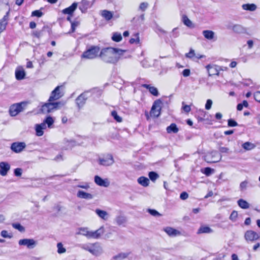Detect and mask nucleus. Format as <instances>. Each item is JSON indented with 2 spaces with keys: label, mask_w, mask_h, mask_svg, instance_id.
Instances as JSON below:
<instances>
[{
  "label": "nucleus",
  "mask_w": 260,
  "mask_h": 260,
  "mask_svg": "<svg viewBox=\"0 0 260 260\" xmlns=\"http://www.w3.org/2000/svg\"><path fill=\"white\" fill-rule=\"evenodd\" d=\"M115 221L118 225H123V226H125V224L126 223L127 219L125 216L120 215L116 217Z\"/></svg>",
  "instance_id": "aec40b11"
},
{
  "label": "nucleus",
  "mask_w": 260,
  "mask_h": 260,
  "mask_svg": "<svg viewBox=\"0 0 260 260\" xmlns=\"http://www.w3.org/2000/svg\"><path fill=\"white\" fill-rule=\"evenodd\" d=\"M77 196L79 198L84 199H92L93 198V196L91 194L80 190L78 191Z\"/></svg>",
  "instance_id": "4be33fe9"
},
{
  "label": "nucleus",
  "mask_w": 260,
  "mask_h": 260,
  "mask_svg": "<svg viewBox=\"0 0 260 260\" xmlns=\"http://www.w3.org/2000/svg\"><path fill=\"white\" fill-rule=\"evenodd\" d=\"M238 216V213L237 211H233L230 217V219L233 221H235Z\"/></svg>",
  "instance_id": "4d7b16f0"
},
{
  "label": "nucleus",
  "mask_w": 260,
  "mask_h": 260,
  "mask_svg": "<svg viewBox=\"0 0 260 260\" xmlns=\"http://www.w3.org/2000/svg\"><path fill=\"white\" fill-rule=\"evenodd\" d=\"M164 231L169 236L171 237H175L181 235V233L179 231L171 227L166 228L164 229Z\"/></svg>",
  "instance_id": "6ab92c4d"
},
{
  "label": "nucleus",
  "mask_w": 260,
  "mask_h": 260,
  "mask_svg": "<svg viewBox=\"0 0 260 260\" xmlns=\"http://www.w3.org/2000/svg\"><path fill=\"white\" fill-rule=\"evenodd\" d=\"M43 13L40 10H35L31 13V16L41 17Z\"/></svg>",
  "instance_id": "5fc2aeb1"
},
{
  "label": "nucleus",
  "mask_w": 260,
  "mask_h": 260,
  "mask_svg": "<svg viewBox=\"0 0 260 260\" xmlns=\"http://www.w3.org/2000/svg\"><path fill=\"white\" fill-rule=\"evenodd\" d=\"M209 76L219 75V66L214 64H208L206 67Z\"/></svg>",
  "instance_id": "4468645a"
},
{
  "label": "nucleus",
  "mask_w": 260,
  "mask_h": 260,
  "mask_svg": "<svg viewBox=\"0 0 260 260\" xmlns=\"http://www.w3.org/2000/svg\"><path fill=\"white\" fill-rule=\"evenodd\" d=\"M96 214L102 219L107 220L108 218V213L104 211L99 209H96L95 211Z\"/></svg>",
  "instance_id": "b1692460"
},
{
  "label": "nucleus",
  "mask_w": 260,
  "mask_h": 260,
  "mask_svg": "<svg viewBox=\"0 0 260 260\" xmlns=\"http://www.w3.org/2000/svg\"><path fill=\"white\" fill-rule=\"evenodd\" d=\"M99 51V47L96 46L91 47L83 53L82 57L87 59H93L98 56Z\"/></svg>",
  "instance_id": "39448f33"
},
{
  "label": "nucleus",
  "mask_w": 260,
  "mask_h": 260,
  "mask_svg": "<svg viewBox=\"0 0 260 260\" xmlns=\"http://www.w3.org/2000/svg\"><path fill=\"white\" fill-rule=\"evenodd\" d=\"M242 8L244 10L253 11L256 10V6L253 4H247L243 5Z\"/></svg>",
  "instance_id": "473e14b6"
},
{
  "label": "nucleus",
  "mask_w": 260,
  "mask_h": 260,
  "mask_svg": "<svg viewBox=\"0 0 260 260\" xmlns=\"http://www.w3.org/2000/svg\"><path fill=\"white\" fill-rule=\"evenodd\" d=\"M78 187L84 188L87 189L89 188V185L87 183H84L83 185H77Z\"/></svg>",
  "instance_id": "774afa93"
},
{
  "label": "nucleus",
  "mask_w": 260,
  "mask_h": 260,
  "mask_svg": "<svg viewBox=\"0 0 260 260\" xmlns=\"http://www.w3.org/2000/svg\"><path fill=\"white\" fill-rule=\"evenodd\" d=\"M214 172V170L210 168H205L204 169V171L203 173L207 176H210L213 172Z\"/></svg>",
  "instance_id": "3c124183"
},
{
  "label": "nucleus",
  "mask_w": 260,
  "mask_h": 260,
  "mask_svg": "<svg viewBox=\"0 0 260 260\" xmlns=\"http://www.w3.org/2000/svg\"><path fill=\"white\" fill-rule=\"evenodd\" d=\"M254 99L260 103V91H256L254 93Z\"/></svg>",
  "instance_id": "0e129e2a"
},
{
  "label": "nucleus",
  "mask_w": 260,
  "mask_h": 260,
  "mask_svg": "<svg viewBox=\"0 0 260 260\" xmlns=\"http://www.w3.org/2000/svg\"><path fill=\"white\" fill-rule=\"evenodd\" d=\"M213 232V230L209 226H204L202 225L201 227L199 229L197 234H208V233H211Z\"/></svg>",
  "instance_id": "393cba45"
},
{
  "label": "nucleus",
  "mask_w": 260,
  "mask_h": 260,
  "mask_svg": "<svg viewBox=\"0 0 260 260\" xmlns=\"http://www.w3.org/2000/svg\"><path fill=\"white\" fill-rule=\"evenodd\" d=\"M183 22L185 25L188 27H190L192 25L191 21L186 16L183 17Z\"/></svg>",
  "instance_id": "49530a36"
},
{
  "label": "nucleus",
  "mask_w": 260,
  "mask_h": 260,
  "mask_svg": "<svg viewBox=\"0 0 260 260\" xmlns=\"http://www.w3.org/2000/svg\"><path fill=\"white\" fill-rule=\"evenodd\" d=\"M149 177L152 181H155L159 177L158 175L154 172H150L149 173Z\"/></svg>",
  "instance_id": "79ce46f5"
},
{
  "label": "nucleus",
  "mask_w": 260,
  "mask_h": 260,
  "mask_svg": "<svg viewBox=\"0 0 260 260\" xmlns=\"http://www.w3.org/2000/svg\"><path fill=\"white\" fill-rule=\"evenodd\" d=\"M179 36V32L177 30V28H174L171 34H170V38L172 40L173 39L176 38L178 37Z\"/></svg>",
  "instance_id": "a19ab883"
},
{
  "label": "nucleus",
  "mask_w": 260,
  "mask_h": 260,
  "mask_svg": "<svg viewBox=\"0 0 260 260\" xmlns=\"http://www.w3.org/2000/svg\"><path fill=\"white\" fill-rule=\"evenodd\" d=\"M22 173V170L21 168H16L14 170V174L16 176H20Z\"/></svg>",
  "instance_id": "052dcab7"
},
{
  "label": "nucleus",
  "mask_w": 260,
  "mask_h": 260,
  "mask_svg": "<svg viewBox=\"0 0 260 260\" xmlns=\"http://www.w3.org/2000/svg\"><path fill=\"white\" fill-rule=\"evenodd\" d=\"M94 182L99 186L107 187L109 186L110 182L108 179H102L100 176L96 175L94 177Z\"/></svg>",
  "instance_id": "f3484780"
},
{
  "label": "nucleus",
  "mask_w": 260,
  "mask_h": 260,
  "mask_svg": "<svg viewBox=\"0 0 260 260\" xmlns=\"http://www.w3.org/2000/svg\"><path fill=\"white\" fill-rule=\"evenodd\" d=\"M182 109L186 113H188L191 109L189 106L188 105H184V102H182Z\"/></svg>",
  "instance_id": "e2e57ef3"
},
{
  "label": "nucleus",
  "mask_w": 260,
  "mask_h": 260,
  "mask_svg": "<svg viewBox=\"0 0 260 260\" xmlns=\"http://www.w3.org/2000/svg\"><path fill=\"white\" fill-rule=\"evenodd\" d=\"M26 104L24 102L15 103L12 105L9 110V113L11 116H17L20 112L24 111Z\"/></svg>",
  "instance_id": "20e7f679"
},
{
  "label": "nucleus",
  "mask_w": 260,
  "mask_h": 260,
  "mask_svg": "<svg viewBox=\"0 0 260 260\" xmlns=\"http://www.w3.org/2000/svg\"><path fill=\"white\" fill-rule=\"evenodd\" d=\"M167 131L168 133H177L179 131L178 128L175 123H172L170 126L167 127Z\"/></svg>",
  "instance_id": "c756f323"
},
{
  "label": "nucleus",
  "mask_w": 260,
  "mask_h": 260,
  "mask_svg": "<svg viewBox=\"0 0 260 260\" xmlns=\"http://www.w3.org/2000/svg\"><path fill=\"white\" fill-rule=\"evenodd\" d=\"M148 4L147 3H142L139 6V9L144 11L148 7Z\"/></svg>",
  "instance_id": "13d9d810"
},
{
  "label": "nucleus",
  "mask_w": 260,
  "mask_h": 260,
  "mask_svg": "<svg viewBox=\"0 0 260 260\" xmlns=\"http://www.w3.org/2000/svg\"><path fill=\"white\" fill-rule=\"evenodd\" d=\"M89 252L95 256H99L103 252V249L99 243H95L91 244V249Z\"/></svg>",
  "instance_id": "9d476101"
},
{
  "label": "nucleus",
  "mask_w": 260,
  "mask_h": 260,
  "mask_svg": "<svg viewBox=\"0 0 260 260\" xmlns=\"http://www.w3.org/2000/svg\"><path fill=\"white\" fill-rule=\"evenodd\" d=\"M7 24L6 16H5L0 21V34L5 29Z\"/></svg>",
  "instance_id": "e433bc0d"
},
{
  "label": "nucleus",
  "mask_w": 260,
  "mask_h": 260,
  "mask_svg": "<svg viewBox=\"0 0 260 260\" xmlns=\"http://www.w3.org/2000/svg\"><path fill=\"white\" fill-rule=\"evenodd\" d=\"M255 145L252 143L246 142L242 144V147L246 150H250L254 148Z\"/></svg>",
  "instance_id": "f704fd0d"
},
{
  "label": "nucleus",
  "mask_w": 260,
  "mask_h": 260,
  "mask_svg": "<svg viewBox=\"0 0 260 260\" xmlns=\"http://www.w3.org/2000/svg\"><path fill=\"white\" fill-rule=\"evenodd\" d=\"M140 40H139V34L136 33L135 35H133V37L132 38L129 40V43L131 44H138L139 43Z\"/></svg>",
  "instance_id": "58836bf2"
},
{
  "label": "nucleus",
  "mask_w": 260,
  "mask_h": 260,
  "mask_svg": "<svg viewBox=\"0 0 260 260\" xmlns=\"http://www.w3.org/2000/svg\"><path fill=\"white\" fill-rule=\"evenodd\" d=\"M238 205L242 209H248L249 207V203L243 200V199H240L238 201Z\"/></svg>",
  "instance_id": "2f4dec72"
},
{
  "label": "nucleus",
  "mask_w": 260,
  "mask_h": 260,
  "mask_svg": "<svg viewBox=\"0 0 260 260\" xmlns=\"http://www.w3.org/2000/svg\"><path fill=\"white\" fill-rule=\"evenodd\" d=\"M141 64L144 68H148L150 66V64L148 60L146 59H144L141 62Z\"/></svg>",
  "instance_id": "680f3d73"
},
{
  "label": "nucleus",
  "mask_w": 260,
  "mask_h": 260,
  "mask_svg": "<svg viewBox=\"0 0 260 260\" xmlns=\"http://www.w3.org/2000/svg\"><path fill=\"white\" fill-rule=\"evenodd\" d=\"M77 7V3H74L71 6L62 10V13L65 14L72 15Z\"/></svg>",
  "instance_id": "412c9836"
},
{
  "label": "nucleus",
  "mask_w": 260,
  "mask_h": 260,
  "mask_svg": "<svg viewBox=\"0 0 260 260\" xmlns=\"http://www.w3.org/2000/svg\"><path fill=\"white\" fill-rule=\"evenodd\" d=\"M25 72L22 67H18L15 70V77L17 80H21L24 78Z\"/></svg>",
  "instance_id": "a211bd4d"
},
{
  "label": "nucleus",
  "mask_w": 260,
  "mask_h": 260,
  "mask_svg": "<svg viewBox=\"0 0 260 260\" xmlns=\"http://www.w3.org/2000/svg\"><path fill=\"white\" fill-rule=\"evenodd\" d=\"M248 182L247 181H244L242 182L240 184V189L241 191L245 190L247 187Z\"/></svg>",
  "instance_id": "603ef678"
},
{
  "label": "nucleus",
  "mask_w": 260,
  "mask_h": 260,
  "mask_svg": "<svg viewBox=\"0 0 260 260\" xmlns=\"http://www.w3.org/2000/svg\"><path fill=\"white\" fill-rule=\"evenodd\" d=\"M1 236L4 238H12V236L11 234H9L8 232L6 230H3L1 232Z\"/></svg>",
  "instance_id": "864d4df0"
},
{
  "label": "nucleus",
  "mask_w": 260,
  "mask_h": 260,
  "mask_svg": "<svg viewBox=\"0 0 260 260\" xmlns=\"http://www.w3.org/2000/svg\"><path fill=\"white\" fill-rule=\"evenodd\" d=\"M79 25L78 21H74L71 23V31H69L68 34L73 32L75 31L76 28Z\"/></svg>",
  "instance_id": "09e8293b"
},
{
  "label": "nucleus",
  "mask_w": 260,
  "mask_h": 260,
  "mask_svg": "<svg viewBox=\"0 0 260 260\" xmlns=\"http://www.w3.org/2000/svg\"><path fill=\"white\" fill-rule=\"evenodd\" d=\"M188 197V194L186 192H182L180 196V198L182 200H186Z\"/></svg>",
  "instance_id": "69168bd1"
},
{
  "label": "nucleus",
  "mask_w": 260,
  "mask_h": 260,
  "mask_svg": "<svg viewBox=\"0 0 260 260\" xmlns=\"http://www.w3.org/2000/svg\"><path fill=\"white\" fill-rule=\"evenodd\" d=\"M87 99V96L85 92L81 94L77 97L76 99V104L79 109L84 106Z\"/></svg>",
  "instance_id": "f8f14e48"
},
{
  "label": "nucleus",
  "mask_w": 260,
  "mask_h": 260,
  "mask_svg": "<svg viewBox=\"0 0 260 260\" xmlns=\"http://www.w3.org/2000/svg\"><path fill=\"white\" fill-rule=\"evenodd\" d=\"M228 125L230 127L236 126L238 125V123L236 121L232 119H230L228 120Z\"/></svg>",
  "instance_id": "6e6d98bb"
},
{
  "label": "nucleus",
  "mask_w": 260,
  "mask_h": 260,
  "mask_svg": "<svg viewBox=\"0 0 260 260\" xmlns=\"http://www.w3.org/2000/svg\"><path fill=\"white\" fill-rule=\"evenodd\" d=\"M102 16L107 20H110L113 17V14L111 12L108 10H103L101 12Z\"/></svg>",
  "instance_id": "7c9ffc66"
},
{
  "label": "nucleus",
  "mask_w": 260,
  "mask_h": 260,
  "mask_svg": "<svg viewBox=\"0 0 260 260\" xmlns=\"http://www.w3.org/2000/svg\"><path fill=\"white\" fill-rule=\"evenodd\" d=\"M26 145L25 142H17L13 143L11 145V149L16 153L21 152L26 147Z\"/></svg>",
  "instance_id": "1a4fd4ad"
},
{
  "label": "nucleus",
  "mask_w": 260,
  "mask_h": 260,
  "mask_svg": "<svg viewBox=\"0 0 260 260\" xmlns=\"http://www.w3.org/2000/svg\"><path fill=\"white\" fill-rule=\"evenodd\" d=\"M185 56L186 58H188L194 61H197L198 59L205 57L203 55L196 53L194 50L192 49H190L189 52L186 53Z\"/></svg>",
  "instance_id": "9b49d317"
},
{
  "label": "nucleus",
  "mask_w": 260,
  "mask_h": 260,
  "mask_svg": "<svg viewBox=\"0 0 260 260\" xmlns=\"http://www.w3.org/2000/svg\"><path fill=\"white\" fill-rule=\"evenodd\" d=\"M112 39L116 42H120L122 40L121 34L117 32L113 33Z\"/></svg>",
  "instance_id": "4c0bfd02"
},
{
  "label": "nucleus",
  "mask_w": 260,
  "mask_h": 260,
  "mask_svg": "<svg viewBox=\"0 0 260 260\" xmlns=\"http://www.w3.org/2000/svg\"><path fill=\"white\" fill-rule=\"evenodd\" d=\"M10 170V165L6 161L0 162V175L2 176H5Z\"/></svg>",
  "instance_id": "dca6fc26"
},
{
  "label": "nucleus",
  "mask_w": 260,
  "mask_h": 260,
  "mask_svg": "<svg viewBox=\"0 0 260 260\" xmlns=\"http://www.w3.org/2000/svg\"><path fill=\"white\" fill-rule=\"evenodd\" d=\"M65 146L63 147L64 149H71L76 145V143L73 140H64Z\"/></svg>",
  "instance_id": "c85d7f7f"
},
{
  "label": "nucleus",
  "mask_w": 260,
  "mask_h": 260,
  "mask_svg": "<svg viewBox=\"0 0 260 260\" xmlns=\"http://www.w3.org/2000/svg\"><path fill=\"white\" fill-rule=\"evenodd\" d=\"M125 50L112 47L105 48L101 50L100 57L107 63H116Z\"/></svg>",
  "instance_id": "f257e3e1"
},
{
  "label": "nucleus",
  "mask_w": 260,
  "mask_h": 260,
  "mask_svg": "<svg viewBox=\"0 0 260 260\" xmlns=\"http://www.w3.org/2000/svg\"><path fill=\"white\" fill-rule=\"evenodd\" d=\"M190 71L189 69H185L182 72V75L184 77H188L190 75Z\"/></svg>",
  "instance_id": "338daca9"
},
{
  "label": "nucleus",
  "mask_w": 260,
  "mask_h": 260,
  "mask_svg": "<svg viewBox=\"0 0 260 260\" xmlns=\"http://www.w3.org/2000/svg\"><path fill=\"white\" fill-rule=\"evenodd\" d=\"M212 105V100L208 99L206 102V104L205 105V108L207 110H210L211 108V106Z\"/></svg>",
  "instance_id": "bf43d9fd"
},
{
  "label": "nucleus",
  "mask_w": 260,
  "mask_h": 260,
  "mask_svg": "<svg viewBox=\"0 0 260 260\" xmlns=\"http://www.w3.org/2000/svg\"><path fill=\"white\" fill-rule=\"evenodd\" d=\"M111 115L113 117L114 119L118 122L122 121V118L118 115L117 113L115 111H113L111 112Z\"/></svg>",
  "instance_id": "c03bdc74"
},
{
  "label": "nucleus",
  "mask_w": 260,
  "mask_h": 260,
  "mask_svg": "<svg viewBox=\"0 0 260 260\" xmlns=\"http://www.w3.org/2000/svg\"><path fill=\"white\" fill-rule=\"evenodd\" d=\"M57 252L59 254L63 253L66 252V250L63 247L61 243H58L57 244Z\"/></svg>",
  "instance_id": "37998d69"
},
{
  "label": "nucleus",
  "mask_w": 260,
  "mask_h": 260,
  "mask_svg": "<svg viewBox=\"0 0 260 260\" xmlns=\"http://www.w3.org/2000/svg\"><path fill=\"white\" fill-rule=\"evenodd\" d=\"M98 162L100 165L104 166H110L114 162L113 156L110 154H107L103 157H99Z\"/></svg>",
  "instance_id": "423d86ee"
},
{
  "label": "nucleus",
  "mask_w": 260,
  "mask_h": 260,
  "mask_svg": "<svg viewBox=\"0 0 260 260\" xmlns=\"http://www.w3.org/2000/svg\"><path fill=\"white\" fill-rule=\"evenodd\" d=\"M232 30L237 34H243L246 31V29L240 24H235L232 26Z\"/></svg>",
  "instance_id": "5701e85b"
},
{
  "label": "nucleus",
  "mask_w": 260,
  "mask_h": 260,
  "mask_svg": "<svg viewBox=\"0 0 260 260\" xmlns=\"http://www.w3.org/2000/svg\"><path fill=\"white\" fill-rule=\"evenodd\" d=\"M64 105V103L62 102L52 103L49 101L42 106L41 111L43 113H50L61 108Z\"/></svg>",
  "instance_id": "7ed1b4c3"
},
{
  "label": "nucleus",
  "mask_w": 260,
  "mask_h": 260,
  "mask_svg": "<svg viewBox=\"0 0 260 260\" xmlns=\"http://www.w3.org/2000/svg\"><path fill=\"white\" fill-rule=\"evenodd\" d=\"M203 35L206 39L209 40L213 39L215 36L214 32L209 30H204L203 31Z\"/></svg>",
  "instance_id": "bb28decb"
},
{
  "label": "nucleus",
  "mask_w": 260,
  "mask_h": 260,
  "mask_svg": "<svg viewBox=\"0 0 260 260\" xmlns=\"http://www.w3.org/2000/svg\"><path fill=\"white\" fill-rule=\"evenodd\" d=\"M104 233V228L103 226H101L94 231H89L87 228H80L79 229V232L77 234L85 236L88 239H99Z\"/></svg>",
  "instance_id": "f03ea898"
},
{
  "label": "nucleus",
  "mask_w": 260,
  "mask_h": 260,
  "mask_svg": "<svg viewBox=\"0 0 260 260\" xmlns=\"http://www.w3.org/2000/svg\"><path fill=\"white\" fill-rule=\"evenodd\" d=\"M44 121L45 122L46 125H47L49 128H51L52 127V125L54 122V120L53 117L49 116L46 118Z\"/></svg>",
  "instance_id": "c9c22d12"
},
{
  "label": "nucleus",
  "mask_w": 260,
  "mask_h": 260,
  "mask_svg": "<svg viewBox=\"0 0 260 260\" xmlns=\"http://www.w3.org/2000/svg\"><path fill=\"white\" fill-rule=\"evenodd\" d=\"M147 211L148 213H149L151 215L153 216H159L160 215V214L154 209H148L147 210Z\"/></svg>",
  "instance_id": "8fccbe9b"
},
{
  "label": "nucleus",
  "mask_w": 260,
  "mask_h": 260,
  "mask_svg": "<svg viewBox=\"0 0 260 260\" xmlns=\"http://www.w3.org/2000/svg\"><path fill=\"white\" fill-rule=\"evenodd\" d=\"M12 226L14 229L19 230L20 232H24L25 230L24 228L19 223H13Z\"/></svg>",
  "instance_id": "de8ad7c7"
},
{
  "label": "nucleus",
  "mask_w": 260,
  "mask_h": 260,
  "mask_svg": "<svg viewBox=\"0 0 260 260\" xmlns=\"http://www.w3.org/2000/svg\"><path fill=\"white\" fill-rule=\"evenodd\" d=\"M60 86H57L52 91L48 100L49 102L57 100L62 96V94L60 92Z\"/></svg>",
  "instance_id": "ddd939ff"
},
{
  "label": "nucleus",
  "mask_w": 260,
  "mask_h": 260,
  "mask_svg": "<svg viewBox=\"0 0 260 260\" xmlns=\"http://www.w3.org/2000/svg\"><path fill=\"white\" fill-rule=\"evenodd\" d=\"M142 86L149 89V92L154 96H158V92L156 88L153 86H151L148 84H143Z\"/></svg>",
  "instance_id": "a878e982"
},
{
  "label": "nucleus",
  "mask_w": 260,
  "mask_h": 260,
  "mask_svg": "<svg viewBox=\"0 0 260 260\" xmlns=\"http://www.w3.org/2000/svg\"><path fill=\"white\" fill-rule=\"evenodd\" d=\"M20 245L26 246L28 248H32L36 245V242L32 239H23L19 241Z\"/></svg>",
  "instance_id": "2eb2a0df"
},
{
  "label": "nucleus",
  "mask_w": 260,
  "mask_h": 260,
  "mask_svg": "<svg viewBox=\"0 0 260 260\" xmlns=\"http://www.w3.org/2000/svg\"><path fill=\"white\" fill-rule=\"evenodd\" d=\"M260 234L252 230H248L244 234V238L247 242H253L258 240Z\"/></svg>",
  "instance_id": "0eeeda50"
},
{
  "label": "nucleus",
  "mask_w": 260,
  "mask_h": 260,
  "mask_svg": "<svg viewBox=\"0 0 260 260\" xmlns=\"http://www.w3.org/2000/svg\"><path fill=\"white\" fill-rule=\"evenodd\" d=\"M138 182L144 187H146L149 185V180L145 177H140L138 179Z\"/></svg>",
  "instance_id": "cd10ccee"
},
{
  "label": "nucleus",
  "mask_w": 260,
  "mask_h": 260,
  "mask_svg": "<svg viewBox=\"0 0 260 260\" xmlns=\"http://www.w3.org/2000/svg\"><path fill=\"white\" fill-rule=\"evenodd\" d=\"M213 156L214 158L210 161L212 162H216L219 161L221 159V156H219L218 154L216 152H213Z\"/></svg>",
  "instance_id": "a18cd8bd"
},
{
  "label": "nucleus",
  "mask_w": 260,
  "mask_h": 260,
  "mask_svg": "<svg viewBox=\"0 0 260 260\" xmlns=\"http://www.w3.org/2000/svg\"><path fill=\"white\" fill-rule=\"evenodd\" d=\"M161 105L162 103L160 100L154 102L150 111L152 116L158 117L160 115Z\"/></svg>",
  "instance_id": "6e6552de"
},
{
  "label": "nucleus",
  "mask_w": 260,
  "mask_h": 260,
  "mask_svg": "<svg viewBox=\"0 0 260 260\" xmlns=\"http://www.w3.org/2000/svg\"><path fill=\"white\" fill-rule=\"evenodd\" d=\"M129 253H120L113 257V258L115 260H122L126 257H127Z\"/></svg>",
  "instance_id": "72a5a7b5"
},
{
  "label": "nucleus",
  "mask_w": 260,
  "mask_h": 260,
  "mask_svg": "<svg viewBox=\"0 0 260 260\" xmlns=\"http://www.w3.org/2000/svg\"><path fill=\"white\" fill-rule=\"evenodd\" d=\"M35 130L37 136H42L44 134L43 130L40 127L39 124L35 125Z\"/></svg>",
  "instance_id": "ea45409f"
}]
</instances>
